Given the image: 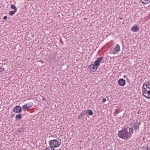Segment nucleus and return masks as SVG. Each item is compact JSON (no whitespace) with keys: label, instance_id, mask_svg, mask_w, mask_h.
Wrapping results in <instances>:
<instances>
[{"label":"nucleus","instance_id":"obj_1","mask_svg":"<svg viewBox=\"0 0 150 150\" xmlns=\"http://www.w3.org/2000/svg\"><path fill=\"white\" fill-rule=\"evenodd\" d=\"M127 127H123L122 130L118 131L119 137L122 139L127 140L131 138L133 134L131 131L129 130Z\"/></svg>","mask_w":150,"mask_h":150},{"label":"nucleus","instance_id":"obj_2","mask_svg":"<svg viewBox=\"0 0 150 150\" xmlns=\"http://www.w3.org/2000/svg\"><path fill=\"white\" fill-rule=\"evenodd\" d=\"M103 57H99L96 60L93 64H91L88 66V68L90 71L95 72L97 70L98 67L100 65V63L103 59Z\"/></svg>","mask_w":150,"mask_h":150},{"label":"nucleus","instance_id":"obj_3","mask_svg":"<svg viewBox=\"0 0 150 150\" xmlns=\"http://www.w3.org/2000/svg\"><path fill=\"white\" fill-rule=\"evenodd\" d=\"M140 123V120H137L135 122H132L131 123L129 127H127L131 131L133 134L134 131L136 133L138 132H139V126Z\"/></svg>","mask_w":150,"mask_h":150},{"label":"nucleus","instance_id":"obj_4","mask_svg":"<svg viewBox=\"0 0 150 150\" xmlns=\"http://www.w3.org/2000/svg\"><path fill=\"white\" fill-rule=\"evenodd\" d=\"M143 95L146 98H150V85L144 84L142 87Z\"/></svg>","mask_w":150,"mask_h":150},{"label":"nucleus","instance_id":"obj_5","mask_svg":"<svg viewBox=\"0 0 150 150\" xmlns=\"http://www.w3.org/2000/svg\"><path fill=\"white\" fill-rule=\"evenodd\" d=\"M61 144L60 142L56 139L51 140L49 142V146L51 148L58 147Z\"/></svg>","mask_w":150,"mask_h":150},{"label":"nucleus","instance_id":"obj_6","mask_svg":"<svg viewBox=\"0 0 150 150\" xmlns=\"http://www.w3.org/2000/svg\"><path fill=\"white\" fill-rule=\"evenodd\" d=\"M120 51V46L118 44H117L115 48L110 50L111 53L115 54L118 53Z\"/></svg>","mask_w":150,"mask_h":150},{"label":"nucleus","instance_id":"obj_7","mask_svg":"<svg viewBox=\"0 0 150 150\" xmlns=\"http://www.w3.org/2000/svg\"><path fill=\"white\" fill-rule=\"evenodd\" d=\"M22 108L20 106H17L13 108V112L16 113H19L22 111Z\"/></svg>","mask_w":150,"mask_h":150},{"label":"nucleus","instance_id":"obj_8","mask_svg":"<svg viewBox=\"0 0 150 150\" xmlns=\"http://www.w3.org/2000/svg\"><path fill=\"white\" fill-rule=\"evenodd\" d=\"M125 81L123 79H120L118 81V83L119 85L124 86L125 84Z\"/></svg>","mask_w":150,"mask_h":150},{"label":"nucleus","instance_id":"obj_9","mask_svg":"<svg viewBox=\"0 0 150 150\" xmlns=\"http://www.w3.org/2000/svg\"><path fill=\"white\" fill-rule=\"evenodd\" d=\"M139 26L138 25H134L131 28V30L134 32H137L139 31Z\"/></svg>","mask_w":150,"mask_h":150},{"label":"nucleus","instance_id":"obj_10","mask_svg":"<svg viewBox=\"0 0 150 150\" xmlns=\"http://www.w3.org/2000/svg\"><path fill=\"white\" fill-rule=\"evenodd\" d=\"M86 111H83L81 112L79 115V116L78 117L79 119H81V117H83V116H85V115Z\"/></svg>","mask_w":150,"mask_h":150},{"label":"nucleus","instance_id":"obj_11","mask_svg":"<svg viewBox=\"0 0 150 150\" xmlns=\"http://www.w3.org/2000/svg\"><path fill=\"white\" fill-rule=\"evenodd\" d=\"M26 129L25 127V125H22L21 127L19 129H18V131L19 132H20L21 133H23L24 132V129Z\"/></svg>","mask_w":150,"mask_h":150},{"label":"nucleus","instance_id":"obj_12","mask_svg":"<svg viewBox=\"0 0 150 150\" xmlns=\"http://www.w3.org/2000/svg\"><path fill=\"white\" fill-rule=\"evenodd\" d=\"M22 118V116L21 113H20L19 114H17L16 116V120H21Z\"/></svg>","mask_w":150,"mask_h":150},{"label":"nucleus","instance_id":"obj_13","mask_svg":"<svg viewBox=\"0 0 150 150\" xmlns=\"http://www.w3.org/2000/svg\"><path fill=\"white\" fill-rule=\"evenodd\" d=\"M88 113L90 115H93V112L91 110H89L87 111H86L85 114Z\"/></svg>","mask_w":150,"mask_h":150},{"label":"nucleus","instance_id":"obj_14","mask_svg":"<svg viewBox=\"0 0 150 150\" xmlns=\"http://www.w3.org/2000/svg\"><path fill=\"white\" fill-rule=\"evenodd\" d=\"M150 2V0H141V2L144 4H148Z\"/></svg>","mask_w":150,"mask_h":150},{"label":"nucleus","instance_id":"obj_15","mask_svg":"<svg viewBox=\"0 0 150 150\" xmlns=\"http://www.w3.org/2000/svg\"><path fill=\"white\" fill-rule=\"evenodd\" d=\"M10 8L13 9H14V11H17V9L16 7L13 4H11V5Z\"/></svg>","mask_w":150,"mask_h":150},{"label":"nucleus","instance_id":"obj_16","mask_svg":"<svg viewBox=\"0 0 150 150\" xmlns=\"http://www.w3.org/2000/svg\"><path fill=\"white\" fill-rule=\"evenodd\" d=\"M28 105H27L26 104L23 107V111H25L26 109H28Z\"/></svg>","mask_w":150,"mask_h":150},{"label":"nucleus","instance_id":"obj_17","mask_svg":"<svg viewBox=\"0 0 150 150\" xmlns=\"http://www.w3.org/2000/svg\"><path fill=\"white\" fill-rule=\"evenodd\" d=\"M16 12L14 11H10L9 12V14L10 16H13L14 15L15 13Z\"/></svg>","mask_w":150,"mask_h":150},{"label":"nucleus","instance_id":"obj_18","mask_svg":"<svg viewBox=\"0 0 150 150\" xmlns=\"http://www.w3.org/2000/svg\"><path fill=\"white\" fill-rule=\"evenodd\" d=\"M5 71V69L4 67L2 68V66H1L0 67V74H2V72Z\"/></svg>","mask_w":150,"mask_h":150},{"label":"nucleus","instance_id":"obj_19","mask_svg":"<svg viewBox=\"0 0 150 150\" xmlns=\"http://www.w3.org/2000/svg\"><path fill=\"white\" fill-rule=\"evenodd\" d=\"M142 148V150H150L149 147L147 146H143Z\"/></svg>","mask_w":150,"mask_h":150},{"label":"nucleus","instance_id":"obj_20","mask_svg":"<svg viewBox=\"0 0 150 150\" xmlns=\"http://www.w3.org/2000/svg\"><path fill=\"white\" fill-rule=\"evenodd\" d=\"M27 105H28V107L29 108L31 107V106H32L33 104V103H28L27 104H26Z\"/></svg>","mask_w":150,"mask_h":150},{"label":"nucleus","instance_id":"obj_21","mask_svg":"<svg viewBox=\"0 0 150 150\" xmlns=\"http://www.w3.org/2000/svg\"><path fill=\"white\" fill-rule=\"evenodd\" d=\"M106 99L105 98H103L102 101H103V102L104 103L106 101Z\"/></svg>","mask_w":150,"mask_h":150},{"label":"nucleus","instance_id":"obj_22","mask_svg":"<svg viewBox=\"0 0 150 150\" xmlns=\"http://www.w3.org/2000/svg\"><path fill=\"white\" fill-rule=\"evenodd\" d=\"M7 18V17L6 16H4L3 18V19L4 20H6Z\"/></svg>","mask_w":150,"mask_h":150},{"label":"nucleus","instance_id":"obj_23","mask_svg":"<svg viewBox=\"0 0 150 150\" xmlns=\"http://www.w3.org/2000/svg\"><path fill=\"white\" fill-rule=\"evenodd\" d=\"M126 78H127V80H126L127 82H128V83H129L130 82L129 80L127 78V77H126Z\"/></svg>","mask_w":150,"mask_h":150},{"label":"nucleus","instance_id":"obj_24","mask_svg":"<svg viewBox=\"0 0 150 150\" xmlns=\"http://www.w3.org/2000/svg\"><path fill=\"white\" fill-rule=\"evenodd\" d=\"M45 150H50V148L48 147H46L45 149Z\"/></svg>","mask_w":150,"mask_h":150},{"label":"nucleus","instance_id":"obj_25","mask_svg":"<svg viewBox=\"0 0 150 150\" xmlns=\"http://www.w3.org/2000/svg\"><path fill=\"white\" fill-rule=\"evenodd\" d=\"M5 64V63L4 64L3 63H0V67H1V66H3L4 64V65Z\"/></svg>","mask_w":150,"mask_h":150},{"label":"nucleus","instance_id":"obj_26","mask_svg":"<svg viewBox=\"0 0 150 150\" xmlns=\"http://www.w3.org/2000/svg\"><path fill=\"white\" fill-rule=\"evenodd\" d=\"M15 114H12V115H11V116L12 117H13L15 116Z\"/></svg>","mask_w":150,"mask_h":150},{"label":"nucleus","instance_id":"obj_27","mask_svg":"<svg viewBox=\"0 0 150 150\" xmlns=\"http://www.w3.org/2000/svg\"><path fill=\"white\" fill-rule=\"evenodd\" d=\"M141 113V112H140V110H139V111H137V114H139L140 113Z\"/></svg>","mask_w":150,"mask_h":150},{"label":"nucleus","instance_id":"obj_28","mask_svg":"<svg viewBox=\"0 0 150 150\" xmlns=\"http://www.w3.org/2000/svg\"><path fill=\"white\" fill-rule=\"evenodd\" d=\"M123 19V18L122 17H120V19L121 20H122Z\"/></svg>","mask_w":150,"mask_h":150},{"label":"nucleus","instance_id":"obj_29","mask_svg":"<svg viewBox=\"0 0 150 150\" xmlns=\"http://www.w3.org/2000/svg\"><path fill=\"white\" fill-rule=\"evenodd\" d=\"M51 150H55L54 148H51Z\"/></svg>","mask_w":150,"mask_h":150},{"label":"nucleus","instance_id":"obj_30","mask_svg":"<svg viewBox=\"0 0 150 150\" xmlns=\"http://www.w3.org/2000/svg\"><path fill=\"white\" fill-rule=\"evenodd\" d=\"M40 62H42V63H44L42 61H41L40 60Z\"/></svg>","mask_w":150,"mask_h":150},{"label":"nucleus","instance_id":"obj_31","mask_svg":"<svg viewBox=\"0 0 150 150\" xmlns=\"http://www.w3.org/2000/svg\"><path fill=\"white\" fill-rule=\"evenodd\" d=\"M124 77H126V76H124Z\"/></svg>","mask_w":150,"mask_h":150}]
</instances>
